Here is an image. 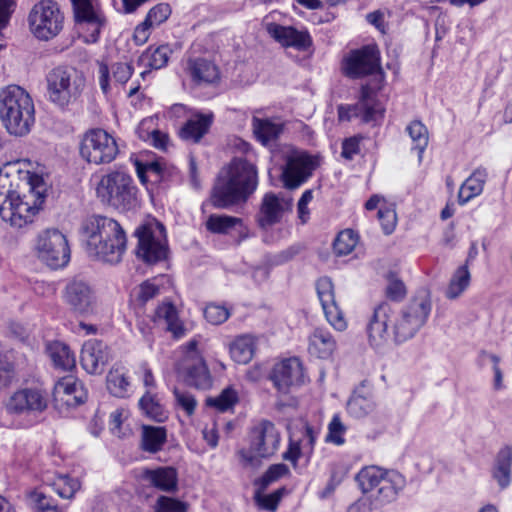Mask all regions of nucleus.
Wrapping results in <instances>:
<instances>
[{
    "instance_id": "60",
    "label": "nucleus",
    "mask_w": 512,
    "mask_h": 512,
    "mask_svg": "<svg viewBox=\"0 0 512 512\" xmlns=\"http://www.w3.org/2000/svg\"><path fill=\"white\" fill-rule=\"evenodd\" d=\"M30 501L34 504L37 512H60L54 500L48 498L44 493L34 491L30 494Z\"/></svg>"
},
{
    "instance_id": "36",
    "label": "nucleus",
    "mask_w": 512,
    "mask_h": 512,
    "mask_svg": "<svg viewBox=\"0 0 512 512\" xmlns=\"http://www.w3.org/2000/svg\"><path fill=\"white\" fill-rule=\"evenodd\" d=\"M376 408L374 398L369 393H362L357 390L347 402V412L356 419L370 415Z\"/></svg>"
},
{
    "instance_id": "46",
    "label": "nucleus",
    "mask_w": 512,
    "mask_h": 512,
    "mask_svg": "<svg viewBox=\"0 0 512 512\" xmlns=\"http://www.w3.org/2000/svg\"><path fill=\"white\" fill-rule=\"evenodd\" d=\"M241 224L242 220L238 217L212 214L206 221V228L212 233L226 234Z\"/></svg>"
},
{
    "instance_id": "3",
    "label": "nucleus",
    "mask_w": 512,
    "mask_h": 512,
    "mask_svg": "<svg viewBox=\"0 0 512 512\" xmlns=\"http://www.w3.org/2000/svg\"><path fill=\"white\" fill-rule=\"evenodd\" d=\"M82 235L90 256L110 264L122 259L126 235L116 220L100 215L90 216L83 222Z\"/></svg>"
},
{
    "instance_id": "38",
    "label": "nucleus",
    "mask_w": 512,
    "mask_h": 512,
    "mask_svg": "<svg viewBox=\"0 0 512 512\" xmlns=\"http://www.w3.org/2000/svg\"><path fill=\"white\" fill-rule=\"evenodd\" d=\"M167 433L164 427L160 426H142L141 447L149 453H156L162 449L166 442Z\"/></svg>"
},
{
    "instance_id": "29",
    "label": "nucleus",
    "mask_w": 512,
    "mask_h": 512,
    "mask_svg": "<svg viewBox=\"0 0 512 512\" xmlns=\"http://www.w3.org/2000/svg\"><path fill=\"white\" fill-rule=\"evenodd\" d=\"M213 113H195L191 115L180 129L179 135L185 141L199 142L208 133L212 123Z\"/></svg>"
},
{
    "instance_id": "37",
    "label": "nucleus",
    "mask_w": 512,
    "mask_h": 512,
    "mask_svg": "<svg viewBox=\"0 0 512 512\" xmlns=\"http://www.w3.org/2000/svg\"><path fill=\"white\" fill-rule=\"evenodd\" d=\"M47 351L56 368L62 371H70L75 367V356L66 344L58 341L50 343Z\"/></svg>"
},
{
    "instance_id": "32",
    "label": "nucleus",
    "mask_w": 512,
    "mask_h": 512,
    "mask_svg": "<svg viewBox=\"0 0 512 512\" xmlns=\"http://www.w3.org/2000/svg\"><path fill=\"white\" fill-rule=\"evenodd\" d=\"M187 69L196 84H210L219 78L217 67L211 61L203 58L190 59Z\"/></svg>"
},
{
    "instance_id": "5",
    "label": "nucleus",
    "mask_w": 512,
    "mask_h": 512,
    "mask_svg": "<svg viewBox=\"0 0 512 512\" xmlns=\"http://www.w3.org/2000/svg\"><path fill=\"white\" fill-rule=\"evenodd\" d=\"M355 479L364 494L376 491L373 495L376 506L394 502L406 486V479L401 473L375 465L363 467Z\"/></svg>"
},
{
    "instance_id": "35",
    "label": "nucleus",
    "mask_w": 512,
    "mask_h": 512,
    "mask_svg": "<svg viewBox=\"0 0 512 512\" xmlns=\"http://www.w3.org/2000/svg\"><path fill=\"white\" fill-rule=\"evenodd\" d=\"M487 178V171L483 168L476 169L470 177L461 185L458 200L461 205L466 204L472 198L480 195Z\"/></svg>"
},
{
    "instance_id": "20",
    "label": "nucleus",
    "mask_w": 512,
    "mask_h": 512,
    "mask_svg": "<svg viewBox=\"0 0 512 512\" xmlns=\"http://www.w3.org/2000/svg\"><path fill=\"white\" fill-rule=\"evenodd\" d=\"M303 378L302 364L296 357L275 364L270 375L275 388L283 394H287L292 387L302 384Z\"/></svg>"
},
{
    "instance_id": "57",
    "label": "nucleus",
    "mask_w": 512,
    "mask_h": 512,
    "mask_svg": "<svg viewBox=\"0 0 512 512\" xmlns=\"http://www.w3.org/2000/svg\"><path fill=\"white\" fill-rule=\"evenodd\" d=\"M287 473H289V469L285 464L271 465L258 481L260 489L265 490L271 483L277 481Z\"/></svg>"
},
{
    "instance_id": "23",
    "label": "nucleus",
    "mask_w": 512,
    "mask_h": 512,
    "mask_svg": "<svg viewBox=\"0 0 512 512\" xmlns=\"http://www.w3.org/2000/svg\"><path fill=\"white\" fill-rule=\"evenodd\" d=\"M292 208V199L266 193L262 199L258 223L261 227L272 226L280 221L283 212Z\"/></svg>"
},
{
    "instance_id": "43",
    "label": "nucleus",
    "mask_w": 512,
    "mask_h": 512,
    "mask_svg": "<svg viewBox=\"0 0 512 512\" xmlns=\"http://www.w3.org/2000/svg\"><path fill=\"white\" fill-rule=\"evenodd\" d=\"M139 408L149 418L157 422H163L167 414L160 404L156 393L146 390L145 394L139 400Z\"/></svg>"
},
{
    "instance_id": "63",
    "label": "nucleus",
    "mask_w": 512,
    "mask_h": 512,
    "mask_svg": "<svg viewBox=\"0 0 512 512\" xmlns=\"http://www.w3.org/2000/svg\"><path fill=\"white\" fill-rule=\"evenodd\" d=\"M406 289L404 283L394 277H390L386 287V295L389 299L399 301L404 298Z\"/></svg>"
},
{
    "instance_id": "50",
    "label": "nucleus",
    "mask_w": 512,
    "mask_h": 512,
    "mask_svg": "<svg viewBox=\"0 0 512 512\" xmlns=\"http://www.w3.org/2000/svg\"><path fill=\"white\" fill-rule=\"evenodd\" d=\"M285 492V487H281L268 495H261V493L258 491L256 492L254 498L257 505L260 506L262 509L270 512H275Z\"/></svg>"
},
{
    "instance_id": "54",
    "label": "nucleus",
    "mask_w": 512,
    "mask_h": 512,
    "mask_svg": "<svg viewBox=\"0 0 512 512\" xmlns=\"http://www.w3.org/2000/svg\"><path fill=\"white\" fill-rule=\"evenodd\" d=\"M316 290L322 307L329 305L330 303L336 302L334 295V286L330 278H319L318 281L316 282Z\"/></svg>"
},
{
    "instance_id": "40",
    "label": "nucleus",
    "mask_w": 512,
    "mask_h": 512,
    "mask_svg": "<svg viewBox=\"0 0 512 512\" xmlns=\"http://www.w3.org/2000/svg\"><path fill=\"white\" fill-rule=\"evenodd\" d=\"M155 319L164 321L167 329L176 337H181L184 334L182 323L179 320L176 307L170 303H163L156 308Z\"/></svg>"
},
{
    "instance_id": "45",
    "label": "nucleus",
    "mask_w": 512,
    "mask_h": 512,
    "mask_svg": "<svg viewBox=\"0 0 512 512\" xmlns=\"http://www.w3.org/2000/svg\"><path fill=\"white\" fill-rule=\"evenodd\" d=\"M406 131L412 140V148L417 150L419 161H421L429 142L428 129L422 122L415 120L406 127Z\"/></svg>"
},
{
    "instance_id": "52",
    "label": "nucleus",
    "mask_w": 512,
    "mask_h": 512,
    "mask_svg": "<svg viewBox=\"0 0 512 512\" xmlns=\"http://www.w3.org/2000/svg\"><path fill=\"white\" fill-rule=\"evenodd\" d=\"M322 308L327 321L335 330L341 332L347 328V322L336 302L330 303Z\"/></svg>"
},
{
    "instance_id": "24",
    "label": "nucleus",
    "mask_w": 512,
    "mask_h": 512,
    "mask_svg": "<svg viewBox=\"0 0 512 512\" xmlns=\"http://www.w3.org/2000/svg\"><path fill=\"white\" fill-rule=\"evenodd\" d=\"M268 33L280 44L285 47H293L297 50H307L312 39L307 31H298L291 26H281L279 24H269Z\"/></svg>"
},
{
    "instance_id": "39",
    "label": "nucleus",
    "mask_w": 512,
    "mask_h": 512,
    "mask_svg": "<svg viewBox=\"0 0 512 512\" xmlns=\"http://www.w3.org/2000/svg\"><path fill=\"white\" fill-rule=\"evenodd\" d=\"M255 351V338L251 335L238 336L230 344V355L239 364H247Z\"/></svg>"
},
{
    "instance_id": "33",
    "label": "nucleus",
    "mask_w": 512,
    "mask_h": 512,
    "mask_svg": "<svg viewBox=\"0 0 512 512\" xmlns=\"http://www.w3.org/2000/svg\"><path fill=\"white\" fill-rule=\"evenodd\" d=\"M144 478L162 491L172 492L177 489L178 475L173 467H159L154 470H146Z\"/></svg>"
},
{
    "instance_id": "53",
    "label": "nucleus",
    "mask_w": 512,
    "mask_h": 512,
    "mask_svg": "<svg viewBox=\"0 0 512 512\" xmlns=\"http://www.w3.org/2000/svg\"><path fill=\"white\" fill-rule=\"evenodd\" d=\"M230 315L227 307L215 303L208 304L204 309V317L212 325L224 323Z\"/></svg>"
},
{
    "instance_id": "44",
    "label": "nucleus",
    "mask_w": 512,
    "mask_h": 512,
    "mask_svg": "<svg viewBox=\"0 0 512 512\" xmlns=\"http://www.w3.org/2000/svg\"><path fill=\"white\" fill-rule=\"evenodd\" d=\"M172 54L168 45H160L156 48L149 47L140 57V61L151 69H161L165 67Z\"/></svg>"
},
{
    "instance_id": "30",
    "label": "nucleus",
    "mask_w": 512,
    "mask_h": 512,
    "mask_svg": "<svg viewBox=\"0 0 512 512\" xmlns=\"http://www.w3.org/2000/svg\"><path fill=\"white\" fill-rule=\"evenodd\" d=\"M336 347V340L327 329L316 328L309 336L308 351L311 356L328 359L332 356Z\"/></svg>"
},
{
    "instance_id": "11",
    "label": "nucleus",
    "mask_w": 512,
    "mask_h": 512,
    "mask_svg": "<svg viewBox=\"0 0 512 512\" xmlns=\"http://www.w3.org/2000/svg\"><path fill=\"white\" fill-rule=\"evenodd\" d=\"M37 258L51 269L65 267L70 261V248L66 236L56 228L41 231L35 240Z\"/></svg>"
},
{
    "instance_id": "17",
    "label": "nucleus",
    "mask_w": 512,
    "mask_h": 512,
    "mask_svg": "<svg viewBox=\"0 0 512 512\" xmlns=\"http://www.w3.org/2000/svg\"><path fill=\"white\" fill-rule=\"evenodd\" d=\"M64 302L70 310L81 316H89L97 311L98 298L94 288L85 280L75 278L65 287Z\"/></svg>"
},
{
    "instance_id": "64",
    "label": "nucleus",
    "mask_w": 512,
    "mask_h": 512,
    "mask_svg": "<svg viewBox=\"0 0 512 512\" xmlns=\"http://www.w3.org/2000/svg\"><path fill=\"white\" fill-rule=\"evenodd\" d=\"M127 418H128L127 410H125L123 408H119V409H116L115 411H113L110 414V421H109L110 430L115 435L121 436V434H122L121 425L124 422V420H126Z\"/></svg>"
},
{
    "instance_id": "4",
    "label": "nucleus",
    "mask_w": 512,
    "mask_h": 512,
    "mask_svg": "<svg viewBox=\"0 0 512 512\" xmlns=\"http://www.w3.org/2000/svg\"><path fill=\"white\" fill-rule=\"evenodd\" d=\"M0 120L7 132L25 136L35 122L34 103L23 88L10 85L0 91Z\"/></svg>"
},
{
    "instance_id": "48",
    "label": "nucleus",
    "mask_w": 512,
    "mask_h": 512,
    "mask_svg": "<svg viewBox=\"0 0 512 512\" xmlns=\"http://www.w3.org/2000/svg\"><path fill=\"white\" fill-rule=\"evenodd\" d=\"M347 431V427L342 422L338 414L333 415L331 421L328 424V433L326 435V442L332 443L337 446H341L345 443L344 434Z\"/></svg>"
},
{
    "instance_id": "7",
    "label": "nucleus",
    "mask_w": 512,
    "mask_h": 512,
    "mask_svg": "<svg viewBox=\"0 0 512 512\" xmlns=\"http://www.w3.org/2000/svg\"><path fill=\"white\" fill-rule=\"evenodd\" d=\"M96 192L102 202L120 211H128L137 205V188L132 177L123 171L102 176Z\"/></svg>"
},
{
    "instance_id": "1",
    "label": "nucleus",
    "mask_w": 512,
    "mask_h": 512,
    "mask_svg": "<svg viewBox=\"0 0 512 512\" xmlns=\"http://www.w3.org/2000/svg\"><path fill=\"white\" fill-rule=\"evenodd\" d=\"M42 176L25 172L22 176L16 164L0 168V217L11 226L21 228L32 222L46 196Z\"/></svg>"
},
{
    "instance_id": "41",
    "label": "nucleus",
    "mask_w": 512,
    "mask_h": 512,
    "mask_svg": "<svg viewBox=\"0 0 512 512\" xmlns=\"http://www.w3.org/2000/svg\"><path fill=\"white\" fill-rule=\"evenodd\" d=\"M107 389L115 397L124 398L130 389L129 377L124 368H112L106 378Z\"/></svg>"
},
{
    "instance_id": "56",
    "label": "nucleus",
    "mask_w": 512,
    "mask_h": 512,
    "mask_svg": "<svg viewBox=\"0 0 512 512\" xmlns=\"http://www.w3.org/2000/svg\"><path fill=\"white\" fill-rule=\"evenodd\" d=\"M79 488L80 484L78 480L69 478L68 476H62L54 483V490L64 499H71Z\"/></svg>"
},
{
    "instance_id": "49",
    "label": "nucleus",
    "mask_w": 512,
    "mask_h": 512,
    "mask_svg": "<svg viewBox=\"0 0 512 512\" xmlns=\"http://www.w3.org/2000/svg\"><path fill=\"white\" fill-rule=\"evenodd\" d=\"M162 170V166L158 162H151L145 165L139 162L136 163L137 175L142 183H146L147 181H160Z\"/></svg>"
},
{
    "instance_id": "6",
    "label": "nucleus",
    "mask_w": 512,
    "mask_h": 512,
    "mask_svg": "<svg viewBox=\"0 0 512 512\" xmlns=\"http://www.w3.org/2000/svg\"><path fill=\"white\" fill-rule=\"evenodd\" d=\"M45 80L48 101L61 109L76 103L86 85L84 75L72 67L53 68L47 73Z\"/></svg>"
},
{
    "instance_id": "19",
    "label": "nucleus",
    "mask_w": 512,
    "mask_h": 512,
    "mask_svg": "<svg viewBox=\"0 0 512 512\" xmlns=\"http://www.w3.org/2000/svg\"><path fill=\"white\" fill-rule=\"evenodd\" d=\"M316 166V158L307 153L290 156L282 172L284 187L290 190L300 187L311 177Z\"/></svg>"
},
{
    "instance_id": "12",
    "label": "nucleus",
    "mask_w": 512,
    "mask_h": 512,
    "mask_svg": "<svg viewBox=\"0 0 512 512\" xmlns=\"http://www.w3.org/2000/svg\"><path fill=\"white\" fill-rule=\"evenodd\" d=\"M138 238L137 256L147 264H156L166 259L168 246L165 227L155 219L136 229Z\"/></svg>"
},
{
    "instance_id": "13",
    "label": "nucleus",
    "mask_w": 512,
    "mask_h": 512,
    "mask_svg": "<svg viewBox=\"0 0 512 512\" xmlns=\"http://www.w3.org/2000/svg\"><path fill=\"white\" fill-rule=\"evenodd\" d=\"M79 149L81 157L95 165L112 162L119 152L115 138L100 128L87 131Z\"/></svg>"
},
{
    "instance_id": "62",
    "label": "nucleus",
    "mask_w": 512,
    "mask_h": 512,
    "mask_svg": "<svg viewBox=\"0 0 512 512\" xmlns=\"http://www.w3.org/2000/svg\"><path fill=\"white\" fill-rule=\"evenodd\" d=\"M158 278H153L143 282L139 287L138 298L143 302L153 299L159 294L160 284Z\"/></svg>"
},
{
    "instance_id": "61",
    "label": "nucleus",
    "mask_w": 512,
    "mask_h": 512,
    "mask_svg": "<svg viewBox=\"0 0 512 512\" xmlns=\"http://www.w3.org/2000/svg\"><path fill=\"white\" fill-rule=\"evenodd\" d=\"M157 505V512H187L185 502L167 496L159 497Z\"/></svg>"
},
{
    "instance_id": "9",
    "label": "nucleus",
    "mask_w": 512,
    "mask_h": 512,
    "mask_svg": "<svg viewBox=\"0 0 512 512\" xmlns=\"http://www.w3.org/2000/svg\"><path fill=\"white\" fill-rule=\"evenodd\" d=\"M280 441V432L272 422H259L251 429L250 448L239 451L242 463L245 466H256L258 458H269L276 453Z\"/></svg>"
},
{
    "instance_id": "21",
    "label": "nucleus",
    "mask_w": 512,
    "mask_h": 512,
    "mask_svg": "<svg viewBox=\"0 0 512 512\" xmlns=\"http://www.w3.org/2000/svg\"><path fill=\"white\" fill-rule=\"evenodd\" d=\"M391 313V306L387 302H382L374 308L367 333L369 343L375 349H381L389 343L388 322L391 321Z\"/></svg>"
},
{
    "instance_id": "55",
    "label": "nucleus",
    "mask_w": 512,
    "mask_h": 512,
    "mask_svg": "<svg viewBox=\"0 0 512 512\" xmlns=\"http://www.w3.org/2000/svg\"><path fill=\"white\" fill-rule=\"evenodd\" d=\"M173 394L177 407L181 408L188 416L193 415L197 406L195 397L190 392L179 388H175Z\"/></svg>"
},
{
    "instance_id": "22",
    "label": "nucleus",
    "mask_w": 512,
    "mask_h": 512,
    "mask_svg": "<svg viewBox=\"0 0 512 512\" xmlns=\"http://www.w3.org/2000/svg\"><path fill=\"white\" fill-rule=\"evenodd\" d=\"M109 352L107 345L98 339H90L83 344L80 362L89 374H100L108 363Z\"/></svg>"
},
{
    "instance_id": "26",
    "label": "nucleus",
    "mask_w": 512,
    "mask_h": 512,
    "mask_svg": "<svg viewBox=\"0 0 512 512\" xmlns=\"http://www.w3.org/2000/svg\"><path fill=\"white\" fill-rule=\"evenodd\" d=\"M133 66L127 62L113 63L110 67L104 63L99 64L98 82L102 92L107 95L110 92L111 76L115 84H125L133 74Z\"/></svg>"
},
{
    "instance_id": "28",
    "label": "nucleus",
    "mask_w": 512,
    "mask_h": 512,
    "mask_svg": "<svg viewBox=\"0 0 512 512\" xmlns=\"http://www.w3.org/2000/svg\"><path fill=\"white\" fill-rule=\"evenodd\" d=\"M24 357L14 349L0 352V389L7 388L19 380Z\"/></svg>"
},
{
    "instance_id": "42",
    "label": "nucleus",
    "mask_w": 512,
    "mask_h": 512,
    "mask_svg": "<svg viewBox=\"0 0 512 512\" xmlns=\"http://www.w3.org/2000/svg\"><path fill=\"white\" fill-rule=\"evenodd\" d=\"M470 279L468 266L458 267L450 279L445 296L450 300L457 299L468 288Z\"/></svg>"
},
{
    "instance_id": "34",
    "label": "nucleus",
    "mask_w": 512,
    "mask_h": 512,
    "mask_svg": "<svg viewBox=\"0 0 512 512\" xmlns=\"http://www.w3.org/2000/svg\"><path fill=\"white\" fill-rule=\"evenodd\" d=\"M512 473V448L505 446L498 452L493 468V478L497 481L498 485L505 489L511 483Z\"/></svg>"
},
{
    "instance_id": "31",
    "label": "nucleus",
    "mask_w": 512,
    "mask_h": 512,
    "mask_svg": "<svg viewBox=\"0 0 512 512\" xmlns=\"http://www.w3.org/2000/svg\"><path fill=\"white\" fill-rule=\"evenodd\" d=\"M252 130L256 139L263 145L278 139L283 132V123L279 119L252 118Z\"/></svg>"
},
{
    "instance_id": "2",
    "label": "nucleus",
    "mask_w": 512,
    "mask_h": 512,
    "mask_svg": "<svg viewBox=\"0 0 512 512\" xmlns=\"http://www.w3.org/2000/svg\"><path fill=\"white\" fill-rule=\"evenodd\" d=\"M257 187V170L248 158L235 156L221 170L210 195L214 208L226 209L246 199Z\"/></svg>"
},
{
    "instance_id": "10",
    "label": "nucleus",
    "mask_w": 512,
    "mask_h": 512,
    "mask_svg": "<svg viewBox=\"0 0 512 512\" xmlns=\"http://www.w3.org/2000/svg\"><path fill=\"white\" fill-rule=\"evenodd\" d=\"M31 33L41 41H49L60 34L64 26V14L57 2L41 0L28 15Z\"/></svg>"
},
{
    "instance_id": "27",
    "label": "nucleus",
    "mask_w": 512,
    "mask_h": 512,
    "mask_svg": "<svg viewBox=\"0 0 512 512\" xmlns=\"http://www.w3.org/2000/svg\"><path fill=\"white\" fill-rule=\"evenodd\" d=\"M183 377L188 386L198 390H208L212 387V376L201 357H191L184 367Z\"/></svg>"
},
{
    "instance_id": "47",
    "label": "nucleus",
    "mask_w": 512,
    "mask_h": 512,
    "mask_svg": "<svg viewBox=\"0 0 512 512\" xmlns=\"http://www.w3.org/2000/svg\"><path fill=\"white\" fill-rule=\"evenodd\" d=\"M357 244V236L353 230L341 231L333 243L334 252L339 255H347L353 251Z\"/></svg>"
},
{
    "instance_id": "58",
    "label": "nucleus",
    "mask_w": 512,
    "mask_h": 512,
    "mask_svg": "<svg viewBox=\"0 0 512 512\" xmlns=\"http://www.w3.org/2000/svg\"><path fill=\"white\" fill-rule=\"evenodd\" d=\"M170 14V6L166 3H160L149 10L144 21L151 27L158 26L163 23Z\"/></svg>"
},
{
    "instance_id": "25",
    "label": "nucleus",
    "mask_w": 512,
    "mask_h": 512,
    "mask_svg": "<svg viewBox=\"0 0 512 512\" xmlns=\"http://www.w3.org/2000/svg\"><path fill=\"white\" fill-rule=\"evenodd\" d=\"M54 398L67 406H76L85 402L87 394L82 384L69 375L61 378L54 386Z\"/></svg>"
},
{
    "instance_id": "14",
    "label": "nucleus",
    "mask_w": 512,
    "mask_h": 512,
    "mask_svg": "<svg viewBox=\"0 0 512 512\" xmlns=\"http://www.w3.org/2000/svg\"><path fill=\"white\" fill-rule=\"evenodd\" d=\"M384 112L385 109L377 100L373 90L365 85L362 86L360 97L355 104L338 107V119L339 121L359 119L363 123H374L383 118Z\"/></svg>"
},
{
    "instance_id": "51",
    "label": "nucleus",
    "mask_w": 512,
    "mask_h": 512,
    "mask_svg": "<svg viewBox=\"0 0 512 512\" xmlns=\"http://www.w3.org/2000/svg\"><path fill=\"white\" fill-rule=\"evenodd\" d=\"M237 402V395L232 389H224L221 394L215 398H208L206 404L215 407L220 412H225L232 408Z\"/></svg>"
},
{
    "instance_id": "8",
    "label": "nucleus",
    "mask_w": 512,
    "mask_h": 512,
    "mask_svg": "<svg viewBox=\"0 0 512 512\" xmlns=\"http://www.w3.org/2000/svg\"><path fill=\"white\" fill-rule=\"evenodd\" d=\"M432 309L428 292L421 291L402 309L394 320L393 335L396 343L413 338L425 325Z\"/></svg>"
},
{
    "instance_id": "16",
    "label": "nucleus",
    "mask_w": 512,
    "mask_h": 512,
    "mask_svg": "<svg viewBox=\"0 0 512 512\" xmlns=\"http://www.w3.org/2000/svg\"><path fill=\"white\" fill-rule=\"evenodd\" d=\"M49 397L45 389L40 386L24 387L16 390L5 402L8 413L38 414L48 407Z\"/></svg>"
},
{
    "instance_id": "15",
    "label": "nucleus",
    "mask_w": 512,
    "mask_h": 512,
    "mask_svg": "<svg viewBox=\"0 0 512 512\" xmlns=\"http://www.w3.org/2000/svg\"><path fill=\"white\" fill-rule=\"evenodd\" d=\"M342 70L352 79L379 73L383 75L380 66V52L376 45H365L352 50L343 60Z\"/></svg>"
},
{
    "instance_id": "18",
    "label": "nucleus",
    "mask_w": 512,
    "mask_h": 512,
    "mask_svg": "<svg viewBox=\"0 0 512 512\" xmlns=\"http://www.w3.org/2000/svg\"><path fill=\"white\" fill-rule=\"evenodd\" d=\"M74 21L77 25L86 26L91 30L88 42H96L100 31L105 25V16L97 0H69Z\"/></svg>"
},
{
    "instance_id": "59",
    "label": "nucleus",
    "mask_w": 512,
    "mask_h": 512,
    "mask_svg": "<svg viewBox=\"0 0 512 512\" xmlns=\"http://www.w3.org/2000/svg\"><path fill=\"white\" fill-rule=\"evenodd\" d=\"M378 219L381 223L382 230L386 235H389L394 231L397 223V215L392 207L381 206L378 210Z\"/></svg>"
}]
</instances>
